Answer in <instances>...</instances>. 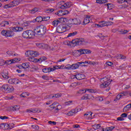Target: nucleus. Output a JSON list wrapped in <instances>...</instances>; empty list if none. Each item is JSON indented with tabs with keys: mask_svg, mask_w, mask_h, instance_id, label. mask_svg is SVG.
<instances>
[{
	"mask_svg": "<svg viewBox=\"0 0 131 131\" xmlns=\"http://www.w3.org/2000/svg\"><path fill=\"white\" fill-rule=\"evenodd\" d=\"M118 3H119V4H123V3H127V4L130 5L131 1L130 0H118Z\"/></svg>",
	"mask_w": 131,
	"mask_h": 131,
	"instance_id": "nucleus-23",
	"label": "nucleus"
},
{
	"mask_svg": "<svg viewBox=\"0 0 131 131\" xmlns=\"http://www.w3.org/2000/svg\"><path fill=\"white\" fill-rule=\"evenodd\" d=\"M89 94H86L81 97V100H88Z\"/></svg>",
	"mask_w": 131,
	"mask_h": 131,
	"instance_id": "nucleus-52",
	"label": "nucleus"
},
{
	"mask_svg": "<svg viewBox=\"0 0 131 131\" xmlns=\"http://www.w3.org/2000/svg\"><path fill=\"white\" fill-rule=\"evenodd\" d=\"M72 42L75 46H81L82 45H86L88 42L82 38H76L72 41Z\"/></svg>",
	"mask_w": 131,
	"mask_h": 131,
	"instance_id": "nucleus-4",
	"label": "nucleus"
},
{
	"mask_svg": "<svg viewBox=\"0 0 131 131\" xmlns=\"http://www.w3.org/2000/svg\"><path fill=\"white\" fill-rule=\"evenodd\" d=\"M128 95H129V96L131 97V93H129V92L127 91L121 93L117 96L116 99H115L114 101L117 102V101H119V100H120L121 98H123V97L124 96L127 97V96H128Z\"/></svg>",
	"mask_w": 131,
	"mask_h": 131,
	"instance_id": "nucleus-6",
	"label": "nucleus"
},
{
	"mask_svg": "<svg viewBox=\"0 0 131 131\" xmlns=\"http://www.w3.org/2000/svg\"><path fill=\"white\" fill-rule=\"evenodd\" d=\"M10 23L8 21H3L0 23V27H6L8 26Z\"/></svg>",
	"mask_w": 131,
	"mask_h": 131,
	"instance_id": "nucleus-22",
	"label": "nucleus"
},
{
	"mask_svg": "<svg viewBox=\"0 0 131 131\" xmlns=\"http://www.w3.org/2000/svg\"><path fill=\"white\" fill-rule=\"evenodd\" d=\"M114 128H115V126H111V127L106 128L105 130L106 131H111V130H113V129H114Z\"/></svg>",
	"mask_w": 131,
	"mask_h": 131,
	"instance_id": "nucleus-49",
	"label": "nucleus"
},
{
	"mask_svg": "<svg viewBox=\"0 0 131 131\" xmlns=\"http://www.w3.org/2000/svg\"><path fill=\"white\" fill-rule=\"evenodd\" d=\"M70 22L73 25H80L81 24L80 19L77 18H71L70 19Z\"/></svg>",
	"mask_w": 131,
	"mask_h": 131,
	"instance_id": "nucleus-9",
	"label": "nucleus"
},
{
	"mask_svg": "<svg viewBox=\"0 0 131 131\" xmlns=\"http://www.w3.org/2000/svg\"><path fill=\"white\" fill-rule=\"evenodd\" d=\"M48 123L49 124H51V125H56L57 124V122L55 121H49L48 122Z\"/></svg>",
	"mask_w": 131,
	"mask_h": 131,
	"instance_id": "nucleus-54",
	"label": "nucleus"
},
{
	"mask_svg": "<svg viewBox=\"0 0 131 131\" xmlns=\"http://www.w3.org/2000/svg\"><path fill=\"white\" fill-rule=\"evenodd\" d=\"M14 52L13 51H7V54L8 55V56H13Z\"/></svg>",
	"mask_w": 131,
	"mask_h": 131,
	"instance_id": "nucleus-62",
	"label": "nucleus"
},
{
	"mask_svg": "<svg viewBox=\"0 0 131 131\" xmlns=\"http://www.w3.org/2000/svg\"><path fill=\"white\" fill-rule=\"evenodd\" d=\"M50 108H48V110L49 111H52V110H54L55 108H56V106H54L53 105L51 104L50 105Z\"/></svg>",
	"mask_w": 131,
	"mask_h": 131,
	"instance_id": "nucleus-53",
	"label": "nucleus"
},
{
	"mask_svg": "<svg viewBox=\"0 0 131 131\" xmlns=\"http://www.w3.org/2000/svg\"><path fill=\"white\" fill-rule=\"evenodd\" d=\"M92 127H93L94 129H95V130L99 129V128H100V127H101V125H100V124H94V125H92Z\"/></svg>",
	"mask_w": 131,
	"mask_h": 131,
	"instance_id": "nucleus-36",
	"label": "nucleus"
},
{
	"mask_svg": "<svg viewBox=\"0 0 131 131\" xmlns=\"http://www.w3.org/2000/svg\"><path fill=\"white\" fill-rule=\"evenodd\" d=\"M65 69H68V70H72V64H68L64 68Z\"/></svg>",
	"mask_w": 131,
	"mask_h": 131,
	"instance_id": "nucleus-41",
	"label": "nucleus"
},
{
	"mask_svg": "<svg viewBox=\"0 0 131 131\" xmlns=\"http://www.w3.org/2000/svg\"><path fill=\"white\" fill-rule=\"evenodd\" d=\"M28 35L29 38H33V37L35 36V33H34V32L31 30H29L28 31Z\"/></svg>",
	"mask_w": 131,
	"mask_h": 131,
	"instance_id": "nucleus-21",
	"label": "nucleus"
},
{
	"mask_svg": "<svg viewBox=\"0 0 131 131\" xmlns=\"http://www.w3.org/2000/svg\"><path fill=\"white\" fill-rule=\"evenodd\" d=\"M9 71L7 70H4L3 74H2V76L4 78H5L6 79H8L9 78Z\"/></svg>",
	"mask_w": 131,
	"mask_h": 131,
	"instance_id": "nucleus-20",
	"label": "nucleus"
},
{
	"mask_svg": "<svg viewBox=\"0 0 131 131\" xmlns=\"http://www.w3.org/2000/svg\"><path fill=\"white\" fill-rule=\"evenodd\" d=\"M58 24H60V22L59 21V19L55 20L52 22V25L53 26H55V27L58 26Z\"/></svg>",
	"mask_w": 131,
	"mask_h": 131,
	"instance_id": "nucleus-31",
	"label": "nucleus"
},
{
	"mask_svg": "<svg viewBox=\"0 0 131 131\" xmlns=\"http://www.w3.org/2000/svg\"><path fill=\"white\" fill-rule=\"evenodd\" d=\"M52 71H55V69L51 68H48L42 69V72L44 73H50V72H52Z\"/></svg>",
	"mask_w": 131,
	"mask_h": 131,
	"instance_id": "nucleus-17",
	"label": "nucleus"
},
{
	"mask_svg": "<svg viewBox=\"0 0 131 131\" xmlns=\"http://www.w3.org/2000/svg\"><path fill=\"white\" fill-rule=\"evenodd\" d=\"M106 23V26H109L110 25H112L113 24V22L110 21H105Z\"/></svg>",
	"mask_w": 131,
	"mask_h": 131,
	"instance_id": "nucleus-59",
	"label": "nucleus"
},
{
	"mask_svg": "<svg viewBox=\"0 0 131 131\" xmlns=\"http://www.w3.org/2000/svg\"><path fill=\"white\" fill-rule=\"evenodd\" d=\"M8 82L10 84H18L19 83V80L17 79H10L8 80Z\"/></svg>",
	"mask_w": 131,
	"mask_h": 131,
	"instance_id": "nucleus-15",
	"label": "nucleus"
},
{
	"mask_svg": "<svg viewBox=\"0 0 131 131\" xmlns=\"http://www.w3.org/2000/svg\"><path fill=\"white\" fill-rule=\"evenodd\" d=\"M8 84H4L1 88V91H4L5 92L7 91V89L8 88Z\"/></svg>",
	"mask_w": 131,
	"mask_h": 131,
	"instance_id": "nucleus-38",
	"label": "nucleus"
},
{
	"mask_svg": "<svg viewBox=\"0 0 131 131\" xmlns=\"http://www.w3.org/2000/svg\"><path fill=\"white\" fill-rule=\"evenodd\" d=\"M54 11H55V10L52 8H49L48 9H47L46 13H52V12H54Z\"/></svg>",
	"mask_w": 131,
	"mask_h": 131,
	"instance_id": "nucleus-56",
	"label": "nucleus"
},
{
	"mask_svg": "<svg viewBox=\"0 0 131 131\" xmlns=\"http://www.w3.org/2000/svg\"><path fill=\"white\" fill-rule=\"evenodd\" d=\"M56 15H58V16H59L60 17L62 16H64V11H62V10H60L58 12H56L55 13Z\"/></svg>",
	"mask_w": 131,
	"mask_h": 131,
	"instance_id": "nucleus-33",
	"label": "nucleus"
},
{
	"mask_svg": "<svg viewBox=\"0 0 131 131\" xmlns=\"http://www.w3.org/2000/svg\"><path fill=\"white\" fill-rule=\"evenodd\" d=\"M71 6H72L71 2H68L61 5L60 6V9H68V8H70Z\"/></svg>",
	"mask_w": 131,
	"mask_h": 131,
	"instance_id": "nucleus-13",
	"label": "nucleus"
},
{
	"mask_svg": "<svg viewBox=\"0 0 131 131\" xmlns=\"http://www.w3.org/2000/svg\"><path fill=\"white\" fill-rule=\"evenodd\" d=\"M70 27L68 25H60L56 29V31L58 33H63L66 32L67 30H69Z\"/></svg>",
	"mask_w": 131,
	"mask_h": 131,
	"instance_id": "nucleus-3",
	"label": "nucleus"
},
{
	"mask_svg": "<svg viewBox=\"0 0 131 131\" xmlns=\"http://www.w3.org/2000/svg\"><path fill=\"white\" fill-rule=\"evenodd\" d=\"M23 37L24 38H29L28 37V31H26L23 33Z\"/></svg>",
	"mask_w": 131,
	"mask_h": 131,
	"instance_id": "nucleus-34",
	"label": "nucleus"
},
{
	"mask_svg": "<svg viewBox=\"0 0 131 131\" xmlns=\"http://www.w3.org/2000/svg\"><path fill=\"white\" fill-rule=\"evenodd\" d=\"M86 92H89V93H91L92 94H96V93H97V90L91 89H86L85 90V93H86Z\"/></svg>",
	"mask_w": 131,
	"mask_h": 131,
	"instance_id": "nucleus-27",
	"label": "nucleus"
},
{
	"mask_svg": "<svg viewBox=\"0 0 131 131\" xmlns=\"http://www.w3.org/2000/svg\"><path fill=\"white\" fill-rule=\"evenodd\" d=\"M84 63V62H78L76 63H73L72 64V70H75L76 69H78L79 68V64Z\"/></svg>",
	"mask_w": 131,
	"mask_h": 131,
	"instance_id": "nucleus-14",
	"label": "nucleus"
},
{
	"mask_svg": "<svg viewBox=\"0 0 131 131\" xmlns=\"http://www.w3.org/2000/svg\"><path fill=\"white\" fill-rule=\"evenodd\" d=\"M27 57H29V56H32V51H28L25 53Z\"/></svg>",
	"mask_w": 131,
	"mask_h": 131,
	"instance_id": "nucleus-45",
	"label": "nucleus"
},
{
	"mask_svg": "<svg viewBox=\"0 0 131 131\" xmlns=\"http://www.w3.org/2000/svg\"><path fill=\"white\" fill-rule=\"evenodd\" d=\"M14 91V88L12 85H8L7 89L6 90V92L7 93H11Z\"/></svg>",
	"mask_w": 131,
	"mask_h": 131,
	"instance_id": "nucleus-24",
	"label": "nucleus"
},
{
	"mask_svg": "<svg viewBox=\"0 0 131 131\" xmlns=\"http://www.w3.org/2000/svg\"><path fill=\"white\" fill-rule=\"evenodd\" d=\"M85 90H80L79 91L77 92V95H82V94H85Z\"/></svg>",
	"mask_w": 131,
	"mask_h": 131,
	"instance_id": "nucleus-44",
	"label": "nucleus"
},
{
	"mask_svg": "<svg viewBox=\"0 0 131 131\" xmlns=\"http://www.w3.org/2000/svg\"><path fill=\"white\" fill-rule=\"evenodd\" d=\"M32 127H33L34 129H36L37 130H38V129H39V126L37 125H32Z\"/></svg>",
	"mask_w": 131,
	"mask_h": 131,
	"instance_id": "nucleus-51",
	"label": "nucleus"
},
{
	"mask_svg": "<svg viewBox=\"0 0 131 131\" xmlns=\"http://www.w3.org/2000/svg\"><path fill=\"white\" fill-rule=\"evenodd\" d=\"M61 96H62L61 94L57 93V94H54L52 96V98H54V99H56L57 98H60Z\"/></svg>",
	"mask_w": 131,
	"mask_h": 131,
	"instance_id": "nucleus-43",
	"label": "nucleus"
},
{
	"mask_svg": "<svg viewBox=\"0 0 131 131\" xmlns=\"http://www.w3.org/2000/svg\"><path fill=\"white\" fill-rule=\"evenodd\" d=\"M105 64L106 66H112V65H113V63H112L111 61H108L106 62Z\"/></svg>",
	"mask_w": 131,
	"mask_h": 131,
	"instance_id": "nucleus-58",
	"label": "nucleus"
},
{
	"mask_svg": "<svg viewBox=\"0 0 131 131\" xmlns=\"http://www.w3.org/2000/svg\"><path fill=\"white\" fill-rule=\"evenodd\" d=\"M47 60V57L45 56H42L41 58L38 59V62H40V63H41L43 61H46Z\"/></svg>",
	"mask_w": 131,
	"mask_h": 131,
	"instance_id": "nucleus-42",
	"label": "nucleus"
},
{
	"mask_svg": "<svg viewBox=\"0 0 131 131\" xmlns=\"http://www.w3.org/2000/svg\"><path fill=\"white\" fill-rule=\"evenodd\" d=\"M77 34V32L75 31L74 32L70 33L68 35V37H71V36H74Z\"/></svg>",
	"mask_w": 131,
	"mask_h": 131,
	"instance_id": "nucleus-39",
	"label": "nucleus"
},
{
	"mask_svg": "<svg viewBox=\"0 0 131 131\" xmlns=\"http://www.w3.org/2000/svg\"><path fill=\"white\" fill-rule=\"evenodd\" d=\"M14 123H10L9 124H6L5 125V124H0V128H4V127H6L8 129H12V128H14Z\"/></svg>",
	"mask_w": 131,
	"mask_h": 131,
	"instance_id": "nucleus-10",
	"label": "nucleus"
},
{
	"mask_svg": "<svg viewBox=\"0 0 131 131\" xmlns=\"http://www.w3.org/2000/svg\"><path fill=\"white\" fill-rule=\"evenodd\" d=\"M93 113L90 112L86 113L84 115V116L85 118L86 119H93Z\"/></svg>",
	"mask_w": 131,
	"mask_h": 131,
	"instance_id": "nucleus-16",
	"label": "nucleus"
},
{
	"mask_svg": "<svg viewBox=\"0 0 131 131\" xmlns=\"http://www.w3.org/2000/svg\"><path fill=\"white\" fill-rule=\"evenodd\" d=\"M6 64H8V65H10L11 64H12V60H7L5 61Z\"/></svg>",
	"mask_w": 131,
	"mask_h": 131,
	"instance_id": "nucleus-64",
	"label": "nucleus"
},
{
	"mask_svg": "<svg viewBox=\"0 0 131 131\" xmlns=\"http://www.w3.org/2000/svg\"><path fill=\"white\" fill-rule=\"evenodd\" d=\"M20 109V105H14L12 106V110L13 111H18Z\"/></svg>",
	"mask_w": 131,
	"mask_h": 131,
	"instance_id": "nucleus-30",
	"label": "nucleus"
},
{
	"mask_svg": "<svg viewBox=\"0 0 131 131\" xmlns=\"http://www.w3.org/2000/svg\"><path fill=\"white\" fill-rule=\"evenodd\" d=\"M30 63L29 62H25L21 64V65L18 66L17 67L21 70V71H27V69L29 68V65Z\"/></svg>",
	"mask_w": 131,
	"mask_h": 131,
	"instance_id": "nucleus-7",
	"label": "nucleus"
},
{
	"mask_svg": "<svg viewBox=\"0 0 131 131\" xmlns=\"http://www.w3.org/2000/svg\"><path fill=\"white\" fill-rule=\"evenodd\" d=\"M119 32L121 34H126V33H127L128 32V31H127L126 30H121L119 31Z\"/></svg>",
	"mask_w": 131,
	"mask_h": 131,
	"instance_id": "nucleus-48",
	"label": "nucleus"
},
{
	"mask_svg": "<svg viewBox=\"0 0 131 131\" xmlns=\"http://www.w3.org/2000/svg\"><path fill=\"white\" fill-rule=\"evenodd\" d=\"M58 21H59V24L61 23V24H63V23H66L67 22V18L65 17H60Z\"/></svg>",
	"mask_w": 131,
	"mask_h": 131,
	"instance_id": "nucleus-26",
	"label": "nucleus"
},
{
	"mask_svg": "<svg viewBox=\"0 0 131 131\" xmlns=\"http://www.w3.org/2000/svg\"><path fill=\"white\" fill-rule=\"evenodd\" d=\"M3 65H5V60L0 59V66H3Z\"/></svg>",
	"mask_w": 131,
	"mask_h": 131,
	"instance_id": "nucleus-63",
	"label": "nucleus"
},
{
	"mask_svg": "<svg viewBox=\"0 0 131 131\" xmlns=\"http://www.w3.org/2000/svg\"><path fill=\"white\" fill-rule=\"evenodd\" d=\"M29 61H30V62H33L34 63H36V62H38V59L34 57H30L29 58Z\"/></svg>",
	"mask_w": 131,
	"mask_h": 131,
	"instance_id": "nucleus-32",
	"label": "nucleus"
},
{
	"mask_svg": "<svg viewBox=\"0 0 131 131\" xmlns=\"http://www.w3.org/2000/svg\"><path fill=\"white\" fill-rule=\"evenodd\" d=\"M78 109L75 108L72 110L68 113L67 114V116H73V115H75L77 112H78Z\"/></svg>",
	"mask_w": 131,
	"mask_h": 131,
	"instance_id": "nucleus-12",
	"label": "nucleus"
},
{
	"mask_svg": "<svg viewBox=\"0 0 131 131\" xmlns=\"http://www.w3.org/2000/svg\"><path fill=\"white\" fill-rule=\"evenodd\" d=\"M74 78H76L78 80H80L81 79H84L85 78V76L83 74H77L73 76Z\"/></svg>",
	"mask_w": 131,
	"mask_h": 131,
	"instance_id": "nucleus-11",
	"label": "nucleus"
},
{
	"mask_svg": "<svg viewBox=\"0 0 131 131\" xmlns=\"http://www.w3.org/2000/svg\"><path fill=\"white\" fill-rule=\"evenodd\" d=\"M20 2H22V0H14L13 2H10V3L11 4L12 7H15L18 6Z\"/></svg>",
	"mask_w": 131,
	"mask_h": 131,
	"instance_id": "nucleus-19",
	"label": "nucleus"
},
{
	"mask_svg": "<svg viewBox=\"0 0 131 131\" xmlns=\"http://www.w3.org/2000/svg\"><path fill=\"white\" fill-rule=\"evenodd\" d=\"M23 27H11L7 30H3L1 34L6 36V37H12L15 35V33L14 32H19L20 31H23Z\"/></svg>",
	"mask_w": 131,
	"mask_h": 131,
	"instance_id": "nucleus-1",
	"label": "nucleus"
},
{
	"mask_svg": "<svg viewBox=\"0 0 131 131\" xmlns=\"http://www.w3.org/2000/svg\"><path fill=\"white\" fill-rule=\"evenodd\" d=\"M102 84H100V88H107L109 84L111 83V81L109 80L107 77H105L104 78L101 79Z\"/></svg>",
	"mask_w": 131,
	"mask_h": 131,
	"instance_id": "nucleus-5",
	"label": "nucleus"
},
{
	"mask_svg": "<svg viewBox=\"0 0 131 131\" xmlns=\"http://www.w3.org/2000/svg\"><path fill=\"white\" fill-rule=\"evenodd\" d=\"M100 24L101 28L104 27V26H107V23H106L105 21H100Z\"/></svg>",
	"mask_w": 131,
	"mask_h": 131,
	"instance_id": "nucleus-47",
	"label": "nucleus"
},
{
	"mask_svg": "<svg viewBox=\"0 0 131 131\" xmlns=\"http://www.w3.org/2000/svg\"><path fill=\"white\" fill-rule=\"evenodd\" d=\"M47 31V28L43 25L37 26L34 29V32L37 35H43Z\"/></svg>",
	"mask_w": 131,
	"mask_h": 131,
	"instance_id": "nucleus-2",
	"label": "nucleus"
},
{
	"mask_svg": "<svg viewBox=\"0 0 131 131\" xmlns=\"http://www.w3.org/2000/svg\"><path fill=\"white\" fill-rule=\"evenodd\" d=\"M76 53H80V55H90L92 54V51L90 49H81L76 51Z\"/></svg>",
	"mask_w": 131,
	"mask_h": 131,
	"instance_id": "nucleus-8",
	"label": "nucleus"
},
{
	"mask_svg": "<svg viewBox=\"0 0 131 131\" xmlns=\"http://www.w3.org/2000/svg\"><path fill=\"white\" fill-rule=\"evenodd\" d=\"M91 99L92 100H95V97L91 94H88V99Z\"/></svg>",
	"mask_w": 131,
	"mask_h": 131,
	"instance_id": "nucleus-57",
	"label": "nucleus"
},
{
	"mask_svg": "<svg viewBox=\"0 0 131 131\" xmlns=\"http://www.w3.org/2000/svg\"><path fill=\"white\" fill-rule=\"evenodd\" d=\"M131 108V105L130 104H127L126 105L123 109V112H126L127 111H128L129 109Z\"/></svg>",
	"mask_w": 131,
	"mask_h": 131,
	"instance_id": "nucleus-28",
	"label": "nucleus"
},
{
	"mask_svg": "<svg viewBox=\"0 0 131 131\" xmlns=\"http://www.w3.org/2000/svg\"><path fill=\"white\" fill-rule=\"evenodd\" d=\"M26 96H29V93L27 92H23L20 95V97L22 98H26Z\"/></svg>",
	"mask_w": 131,
	"mask_h": 131,
	"instance_id": "nucleus-40",
	"label": "nucleus"
},
{
	"mask_svg": "<svg viewBox=\"0 0 131 131\" xmlns=\"http://www.w3.org/2000/svg\"><path fill=\"white\" fill-rule=\"evenodd\" d=\"M50 20V16H44L42 17L43 21H49Z\"/></svg>",
	"mask_w": 131,
	"mask_h": 131,
	"instance_id": "nucleus-55",
	"label": "nucleus"
},
{
	"mask_svg": "<svg viewBox=\"0 0 131 131\" xmlns=\"http://www.w3.org/2000/svg\"><path fill=\"white\" fill-rule=\"evenodd\" d=\"M12 4H11V3L9 4H6L4 6V8H5V9H9L10 8H12Z\"/></svg>",
	"mask_w": 131,
	"mask_h": 131,
	"instance_id": "nucleus-50",
	"label": "nucleus"
},
{
	"mask_svg": "<svg viewBox=\"0 0 131 131\" xmlns=\"http://www.w3.org/2000/svg\"><path fill=\"white\" fill-rule=\"evenodd\" d=\"M90 23H91V16H87L84 18L83 23L84 25H85Z\"/></svg>",
	"mask_w": 131,
	"mask_h": 131,
	"instance_id": "nucleus-18",
	"label": "nucleus"
},
{
	"mask_svg": "<svg viewBox=\"0 0 131 131\" xmlns=\"http://www.w3.org/2000/svg\"><path fill=\"white\" fill-rule=\"evenodd\" d=\"M0 119L4 120V119H9V117H7L6 116H0Z\"/></svg>",
	"mask_w": 131,
	"mask_h": 131,
	"instance_id": "nucleus-61",
	"label": "nucleus"
},
{
	"mask_svg": "<svg viewBox=\"0 0 131 131\" xmlns=\"http://www.w3.org/2000/svg\"><path fill=\"white\" fill-rule=\"evenodd\" d=\"M53 68L54 70H56V69H61V67H60V66H53V68Z\"/></svg>",
	"mask_w": 131,
	"mask_h": 131,
	"instance_id": "nucleus-60",
	"label": "nucleus"
},
{
	"mask_svg": "<svg viewBox=\"0 0 131 131\" xmlns=\"http://www.w3.org/2000/svg\"><path fill=\"white\" fill-rule=\"evenodd\" d=\"M42 17L41 16H38L34 20H33V22H38V23L42 22Z\"/></svg>",
	"mask_w": 131,
	"mask_h": 131,
	"instance_id": "nucleus-25",
	"label": "nucleus"
},
{
	"mask_svg": "<svg viewBox=\"0 0 131 131\" xmlns=\"http://www.w3.org/2000/svg\"><path fill=\"white\" fill-rule=\"evenodd\" d=\"M36 46L38 48H39L40 49H43V48H45V44L43 43H37Z\"/></svg>",
	"mask_w": 131,
	"mask_h": 131,
	"instance_id": "nucleus-46",
	"label": "nucleus"
},
{
	"mask_svg": "<svg viewBox=\"0 0 131 131\" xmlns=\"http://www.w3.org/2000/svg\"><path fill=\"white\" fill-rule=\"evenodd\" d=\"M39 55V53L37 51H32V57H37Z\"/></svg>",
	"mask_w": 131,
	"mask_h": 131,
	"instance_id": "nucleus-35",
	"label": "nucleus"
},
{
	"mask_svg": "<svg viewBox=\"0 0 131 131\" xmlns=\"http://www.w3.org/2000/svg\"><path fill=\"white\" fill-rule=\"evenodd\" d=\"M94 100H96V101H99V102H102V101H104V99H103L102 96H99L97 97H95Z\"/></svg>",
	"mask_w": 131,
	"mask_h": 131,
	"instance_id": "nucleus-37",
	"label": "nucleus"
},
{
	"mask_svg": "<svg viewBox=\"0 0 131 131\" xmlns=\"http://www.w3.org/2000/svg\"><path fill=\"white\" fill-rule=\"evenodd\" d=\"M36 12H38V9L36 7H35L33 9L29 11V13H30V14H35Z\"/></svg>",
	"mask_w": 131,
	"mask_h": 131,
	"instance_id": "nucleus-29",
	"label": "nucleus"
}]
</instances>
